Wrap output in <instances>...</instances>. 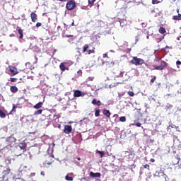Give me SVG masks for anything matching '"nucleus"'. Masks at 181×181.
Segmentation results:
<instances>
[{
  "label": "nucleus",
  "instance_id": "nucleus-1",
  "mask_svg": "<svg viewBox=\"0 0 181 181\" xmlns=\"http://www.w3.org/2000/svg\"><path fill=\"white\" fill-rule=\"evenodd\" d=\"M82 52L87 53L88 54H92V53H95V48L93 47L90 49V45L88 44H86L83 47Z\"/></svg>",
  "mask_w": 181,
  "mask_h": 181
},
{
  "label": "nucleus",
  "instance_id": "nucleus-2",
  "mask_svg": "<svg viewBox=\"0 0 181 181\" xmlns=\"http://www.w3.org/2000/svg\"><path fill=\"white\" fill-rule=\"evenodd\" d=\"M132 63L134 64V66H142V64L145 63V61L143 59L134 57L132 59Z\"/></svg>",
  "mask_w": 181,
  "mask_h": 181
},
{
  "label": "nucleus",
  "instance_id": "nucleus-3",
  "mask_svg": "<svg viewBox=\"0 0 181 181\" xmlns=\"http://www.w3.org/2000/svg\"><path fill=\"white\" fill-rule=\"evenodd\" d=\"M153 67L154 68V70H163L165 67H168V63L165 61H161L160 66L153 65Z\"/></svg>",
  "mask_w": 181,
  "mask_h": 181
},
{
  "label": "nucleus",
  "instance_id": "nucleus-4",
  "mask_svg": "<svg viewBox=\"0 0 181 181\" xmlns=\"http://www.w3.org/2000/svg\"><path fill=\"white\" fill-rule=\"evenodd\" d=\"M66 8L68 11H73V9L76 8V1H74V0L68 1Z\"/></svg>",
  "mask_w": 181,
  "mask_h": 181
},
{
  "label": "nucleus",
  "instance_id": "nucleus-5",
  "mask_svg": "<svg viewBox=\"0 0 181 181\" xmlns=\"http://www.w3.org/2000/svg\"><path fill=\"white\" fill-rule=\"evenodd\" d=\"M10 70V76L11 77H13V76H16V74H18L19 71H18V69L15 66H9Z\"/></svg>",
  "mask_w": 181,
  "mask_h": 181
},
{
  "label": "nucleus",
  "instance_id": "nucleus-6",
  "mask_svg": "<svg viewBox=\"0 0 181 181\" xmlns=\"http://www.w3.org/2000/svg\"><path fill=\"white\" fill-rule=\"evenodd\" d=\"M54 158L52 156H47V159L45 160V165H52L54 161Z\"/></svg>",
  "mask_w": 181,
  "mask_h": 181
},
{
  "label": "nucleus",
  "instance_id": "nucleus-7",
  "mask_svg": "<svg viewBox=\"0 0 181 181\" xmlns=\"http://www.w3.org/2000/svg\"><path fill=\"white\" fill-rule=\"evenodd\" d=\"M86 95V93L83 92L76 90L74 91V97H84Z\"/></svg>",
  "mask_w": 181,
  "mask_h": 181
},
{
  "label": "nucleus",
  "instance_id": "nucleus-8",
  "mask_svg": "<svg viewBox=\"0 0 181 181\" xmlns=\"http://www.w3.org/2000/svg\"><path fill=\"white\" fill-rule=\"evenodd\" d=\"M71 131H73V127L70 125H65L64 129V134H71Z\"/></svg>",
  "mask_w": 181,
  "mask_h": 181
},
{
  "label": "nucleus",
  "instance_id": "nucleus-9",
  "mask_svg": "<svg viewBox=\"0 0 181 181\" xmlns=\"http://www.w3.org/2000/svg\"><path fill=\"white\" fill-rule=\"evenodd\" d=\"M66 64H67V63H66V62H62L59 64V69H60L61 71H66V70H69V67H66Z\"/></svg>",
  "mask_w": 181,
  "mask_h": 181
},
{
  "label": "nucleus",
  "instance_id": "nucleus-10",
  "mask_svg": "<svg viewBox=\"0 0 181 181\" xmlns=\"http://www.w3.org/2000/svg\"><path fill=\"white\" fill-rule=\"evenodd\" d=\"M30 18H31L32 22H33L35 23V22H36V21H37V14H36V13H35V12H32L30 13Z\"/></svg>",
  "mask_w": 181,
  "mask_h": 181
},
{
  "label": "nucleus",
  "instance_id": "nucleus-11",
  "mask_svg": "<svg viewBox=\"0 0 181 181\" xmlns=\"http://www.w3.org/2000/svg\"><path fill=\"white\" fill-rule=\"evenodd\" d=\"M179 162H180V158L178 156H175L173 158V165H179Z\"/></svg>",
  "mask_w": 181,
  "mask_h": 181
},
{
  "label": "nucleus",
  "instance_id": "nucleus-12",
  "mask_svg": "<svg viewBox=\"0 0 181 181\" xmlns=\"http://www.w3.org/2000/svg\"><path fill=\"white\" fill-rule=\"evenodd\" d=\"M90 177H101V173H90Z\"/></svg>",
  "mask_w": 181,
  "mask_h": 181
},
{
  "label": "nucleus",
  "instance_id": "nucleus-13",
  "mask_svg": "<svg viewBox=\"0 0 181 181\" xmlns=\"http://www.w3.org/2000/svg\"><path fill=\"white\" fill-rule=\"evenodd\" d=\"M103 115H105V117H107V118H110V117L111 116V112L107 109H103Z\"/></svg>",
  "mask_w": 181,
  "mask_h": 181
},
{
  "label": "nucleus",
  "instance_id": "nucleus-14",
  "mask_svg": "<svg viewBox=\"0 0 181 181\" xmlns=\"http://www.w3.org/2000/svg\"><path fill=\"white\" fill-rule=\"evenodd\" d=\"M42 106H43V102H40L36 105H35L33 106V108H35V110H39V108H42Z\"/></svg>",
  "mask_w": 181,
  "mask_h": 181
},
{
  "label": "nucleus",
  "instance_id": "nucleus-15",
  "mask_svg": "<svg viewBox=\"0 0 181 181\" xmlns=\"http://www.w3.org/2000/svg\"><path fill=\"white\" fill-rule=\"evenodd\" d=\"M92 104H93V105H97L98 107H100L101 105V101L93 99L92 100Z\"/></svg>",
  "mask_w": 181,
  "mask_h": 181
},
{
  "label": "nucleus",
  "instance_id": "nucleus-16",
  "mask_svg": "<svg viewBox=\"0 0 181 181\" xmlns=\"http://www.w3.org/2000/svg\"><path fill=\"white\" fill-rule=\"evenodd\" d=\"M6 142L11 144H13V142H15V138L13 136H9L6 139Z\"/></svg>",
  "mask_w": 181,
  "mask_h": 181
},
{
  "label": "nucleus",
  "instance_id": "nucleus-17",
  "mask_svg": "<svg viewBox=\"0 0 181 181\" xmlns=\"http://www.w3.org/2000/svg\"><path fill=\"white\" fill-rule=\"evenodd\" d=\"M10 90L11 93H18V87L16 86H12L10 87Z\"/></svg>",
  "mask_w": 181,
  "mask_h": 181
},
{
  "label": "nucleus",
  "instance_id": "nucleus-18",
  "mask_svg": "<svg viewBox=\"0 0 181 181\" xmlns=\"http://www.w3.org/2000/svg\"><path fill=\"white\" fill-rule=\"evenodd\" d=\"M18 34L20 35L19 39H23V30L22 28H19L18 30Z\"/></svg>",
  "mask_w": 181,
  "mask_h": 181
},
{
  "label": "nucleus",
  "instance_id": "nucleus-19",
  "mask_svg": "<svg viewBox=\"0 0 181 181\" xmlns=\"http://www.w3.org/2000/svg\"><path fill=\"white\" fill-rule=\"evenodd\" d=\"M19 148H21V149H26V143L25 142H23V143H20L19 145H18Z\"/></svg>",
  "mask_w": 181,
  "mask_h": 181
},
{
  "label": "nucleus",
  "instance_id": "nucleus-20",
  "mask_svg": "<svg viewBox=\"0 0 181 181\" xmlns=\"http://www.w3.org/2000/svg\"><path fill=\"white\" fill-rule=\"evenodd\" d=\"M159 33H161V35H165L166 33V30L163 27H160L158 30Z\"/></svg>",
  "mask_w": 181,
  "mask_h": 181
},
{
  "label": "nucleus",
  "instance_id": "nucleus-21",
  "mask_svg": "<svg viewBox=\"0 0 181 181\" xmlns=\"http://www.w3.org/2000/svg\"><path fill=\"white\" fill-rule=\"evenodd\" d=\"M173 19V21H181V14L179 13L177 16H174Z\"/></svg>",
  "mask_w": 181,
  "mask_h": 181
},
{
  "label": "nucleus",
  "instance_id": "nucleus-22",
  "mask_svg": "<svg viewBox=\"0 0 181 181\" xmlns=\"http://www.w3.org/2000/svg\"><path fill=\"white\" fill-rule=\"evenodd\" d=\"M100 112H101V110L98 108L95 109V117H100Z\"/></svg>",
  "mask_w": 181,
  "mask_h": 181
},
{
  "label": "nucleus",
  "instance_id": "nucleus-23",
  "mask_svg": "<svg viewBox=\"0 0 181 181\" xmlns=\"http://www.w3.org/2000/svg\"><path fill=\"white\" fill-rule=\"evenodd\" d=\"M96 153H98L100 156V158H104V155H105V153H104V151H96Z\"/></svg>",
  "mask_w": 181,
  "mask_h": 181
},
{
  "label": "nucleus",
  "instance_id": "nucleus-24",
  "mask_svg": "<svg viewBox=\"0 0 181 181\" xmlns=\"http://www.w3.org/2000/svg\"><path fill=\"white\" fill-rule=\"evenodd\" d=\"M43 112V110H38L35 112L34 115H40Z\"/></svg>",
  "mask_w": 181,
  "mask_h": 181
},
{
  "label": "nucleus",
  "instance_id": "nucleus-25",
  "mask_svg": "<svg viewBox=\"0 0 181 181\" xmlns=\"http://www.w3.org/2000/svg\"><path fill=\"white\" fill-rule=\"evenodd\" d=\"M0 117L1 118H6V114H5V112H4V111H2L1 110H0Z\"/></svg>",
  "mask_w": 181,
  "mask_h": 181
},
{
  "label": "nucleus",
  "instance_id": "nucleus-26",
  "mask_svg": "<svg viewBox=\"0 0 181 181\" xmlns=\"http://www.w3.org/2000/svg\"><path fill=\"white\" fill-rule=\"evenodd\" d=\"M119 121H120V122H125V121H127V117L125 116L120 117Z\"/></svg>",
  "mask_w": 181,
  "mask_h": 181
},
{
  "label": "nucleus",
  "instance_id": "nucleus-27",
  "mask_svg": "<svg viewBox=\"0 0 181 181\" xmlns=\"http://www.w3.org/2000/svg\"><path fill=\"white\" fill-rule=\"evenodd\" d=\"M9 81H11V83H16L18 81V78H10Z\"/></svg>",
  "mask_w": 181,
  "mask_h": 181
},
{
  "label": "nucleus",
  "instance_id": "nucleus-28",
  "mask_svg": "<svg viewBox=\"0 0 181 181\" xmlns=\"http://www.w3.org/2000/svg\"><path fill=\"white\" fill-rule=\"evenodd\" d=\"M65 179H66V180H67V181H73V177H70L69 175H67L65 177Z\"/></svg>",
  "mask_w": 181,
  "mask_h": 181
},
{
  "label": "nucleus",
  "instance_id": "nucleus-29",
  "mask_svg": "<svg viewBox=\"0 0 181 181\" xmlns=\"http://www.w3.org/2000/svg\"><path fill=\"white\" fill-rule=\"evenodd\" d=\"M4 173L5 175H9V173H11V169H10V168H6V170H5L4 171Z\"/></svg>",
  "mask_w": 181,
  "mask_h": 181
},
{
  "label": "nucleus",
  "instance_id": "nucleus-30",
  "mask_svg": "<svg viewBox=\"0 0 181 181\" xmlns=\"http://www.w3.org/2000/svg\"><path fill=\"white\" fill-rule=\"evenodd\" d=\"M144 169H147V170H151V166L148 164L144 165Z\"/></svg>",
  "mask_w": 181,
  "mask_h": 181
},
{
  "label": "nucleus",
  "instance_id": "nucleus-31",
  "mask_svg": "<svg viewBox=\"0 0 181 181\" xmlns=\"http://www.w3.org/2000/svg\"><path fill=\"white\" fill-rule=\"evenodd\" d=\"M160 1H158V0H152V4L153 5H156L158 4H160Z\"/></svg>",
  "mask_w": 181,
  "mask_h": 181
},
{
  "label": "nucleus",
  "instance_id": "nucleus-32",
  "mask_svg": "<svg viewBox=\"0 0 181 181\" xmlns=\"http://www.w3.org/2000/svg\"><path fill=\"white\" fill-rule=\"evenodd\" d=\"M96 0H88L89 5H94V2H95Z\"/></svg>",
  "mask_w": 181,
  "mask_h": 181
},
{
  "label": "nucleus",
  "instance_id": "nucleus-33",
  "mask_svg": "<svg viewBox=\"0 0 181 181\" xmlns=\"http://www.w3.org/2000/svg\"><path fill=\"white\" fill-rule=\"evenodd\" d=\"M128 94L130 97H134V95H135V93H134L133 91H129Z\"/></svg>",
  "mask_w": 181,
  "mask_h": 181
},
{
  "label": "nucleus",
  "instance_id": "nucleus-34",
  "mask_svg": "<svg viewBox=\"0 0 181 181\" xmlns=\"http://www.w3.org/2000/svg\"><path fill=\"white\" fill-rule=\"evenodd\" d=\"M132 125H135V127H138L139 128L141 127V123H134Z\"/></svg>",
  "mask_w": 181,
  "mask_h": 181
},
{
  "label": "nucleus",
  "instance_id": "nucleus-35",
  "mask_svg": "<svg viewBox=\"0 0 181 181\" xmlns=\"http://www.w3.org/2000/svg\"><path fill=\"white\" fill-rule=\"evenodd\" d=\"M77 73H78V74H79V76H80L81 77L83 76V71L78 70Z\"/></svg>",
  "mask_w": 181,
  "mask_h": 181
},
{
  "label": "nucleus",
  "instance_id": "nucleus-36",
  "mask_svg": "<svg viewBox=\"0 0 181 181\" xmlns=\"http://www.w3.org/2000/svg\"><path fill=\"white\" fill-rule=\"evenodd\" d=\"M155 80H156V76H154L152 79H151L150 83H155Z\"/></svg>",
  "mask_w": 181,
  "mask_h": 181
},
{
  "label": "nucleus",
  "instance_id": "nucleus-37",
  "mask_svg": "<svg viewBox=\"0 0 181 181\" xmlns=\"http://www.w3.org/2000/svg\"><path fill=\"white\" fill-rule=\"evenodd\" d=\"M40 26H42V23H36V28H40Z\"/></svg>",
  "mask_w": 181,
  "mask_h": 181
},
{
  "label": "nucleus",
  "instance_id": "nucleus-38",
  "mask_svg": "<svg viewBox=\"0 0 181 181\" xmlns=\"http://www.w3.org/2000/svg\"><path fill=\"white\" fill-rule=\"evenodd\" d=\"M160 60H162V58H160L159 57H156V62H160Z\"/></svg>",
  "mask_w": 181,
  "mask_h": 181
},
{
  "label": "nucleus",
  "instance_id": "nucleus-39",
  "mask_svg": "<svg viewBox=\"0 0 181 181\" xmlns=\"http://www.w3.org/2000/svg\"><path fill=\"white\" fill-rule=\"evenodd\" d=\"M103 59H105V57H108V54H107V53L103 54Z\"/></svg>",
  "mask_w": 181,
  "mask_h": 181
},
{
  "label": "nucleus",
  "instance_id": "nucleus-40",
  "mask_svg": "<svg viewBox=\"0 0 181 181\" xmlns=\"http://www.w3.org/2000/svg\"><path fill=\"white\" fill-rule=\"evenodd\" d=\"M65 37H73V35H66Z\"/></svg>",
  "mask_w": 181,
  "mask_h": 181
},
{
  "label": "nucleus",
  "instance_id": "nucleus-41",
  "mask_svg": "<svg viewBox=\"0 0 181 181\" xmlns=\"http://www.w3.org/2000/svg\"><path fill=\"white\" fill-rule=\"evenodd\" d=\"M176 64H177V66H179V65H180L181 64V62L180 61H177L176 62Z\"/></svg>",
  "mask_w": 181,
  "mask_h": 181
},
{
  "label": "nucleus",
  "instance_id": "nucleus-42",
  "mask_svg": "<svg viewBox=\"0 0 181 181\" xmlns=\"http://www.w3.org/2000/svg\"><path fill=\"white\" fill-rule=\"evenodd\" d=\"M16 108H18V107L15 106V105H13V109L11 111H13L14 110H16Z\"/></svg>",
  "mask_w": 181,
  "mask_h": 181
},
{
  "label": "nucleus",
  "instance_id": "nucleus-43",
  "mask_svg": "<svg viewBox=\"0 0 181 181\" xmlns=\"http://www.w3.org/2000/svg\"><path fill=\"white\" fill-rule=\"evenodd\" d=\"M155 176H159V172L156 171V172L155 173Z\"/></svg>",
  "mask_w": 181,
  "mask_h": 181
},
{
  "label": "nucleus",
  "instance_id": "nucleus-44",
  "mask_svg": "<svg viewBox=\"0 0 181 181\" xmlns=\"http://www.w3.org/2000/svg\"><path fill=\"white\" fill-rule=\"evenodd\" d=\"M138 42H139V38H136L135 43H138Z\"/></svg>",
  "mask_w": 181,
  "mask_h": 181
},
{
  "label": "nucleus",
  "instance_id": "nucleus-45",
  "mask_svg": "<svg viewBox=\"0 0 181 181\" xmlns=\"http://www.w3.org/2000/svg\"><path fill=\"white\" fill-rule=\"evenodd\" d=\"M150 161L152 162V163H153V162H155V159L151 158V159L150 160Z\"/></svg>",
  "mask_w": 181,
  "mask_h": 181
},
{
  "label": "nucleus",
  "instance_id": "nucleus-46",
  "mask_svg": "<svg viewBox=\"0 0 181 181\" xmlns=\"http://www.w3.org/2000/svg\"><path fill=\"white\" fill-rule=\"evenodd\" d=\"M170 128H173V127L172 126H169L168 127V129H170Z\"/></svg>",
  "mask_w": 181,
  "mask_h": 181
},
{
  "label": "nucleus",
  "instance_id": "nucleus-47",
  "mask_svg": "<svg viewBox=\"0 0 181 181\" xmlns=\"http://www.w3.org/2000/svg\"><path fill=\"white\" fill-rule=\"evenodd\" d=\"M177 13H179V8H177Z\"/></svg>",
  "mask_w": 181,
  "mask_h": 181
},
{
  "label": "nucleus",
  "instance_id": "nucleus-48",
  "mask_svg": "<svg viewBox=\"0 0 181 181\" xmlns=\"http://www.w3.org/2000/svg\"><path fill=\"white\" fill-rule=\"evenodd\" d=\"M74 25V22L72 23L71 26H73Z\"/></svg>",
  "mask_w": 181,
  "mask_h": 181
},
{
  "label": "nucleus",
  "instance_id": "nucleus-49",
  "mask_svg": "<svg viewBox=\"0 0 181 181\" xmlns=\"http://www.w3.org/2000/svg\"><path fill=\"white\" fill-rule=\"evenodd\" d=\"M81 160V158H78V160Z\"/></svg>",
  "mask_w": 181,
  "mask_h": 181
},
{
  "label": "nucleus",
  "instance_id": "nucleus-50",
  "mask_svg": "<svg viewBox=\"0 0 181 181\" xmlns=\"http://www.w3.org/2000/svg\"><path fill=\"white\" fill-rule=\"evenodd\" d=\"M176 0H172V2H175Z\"/></svg>",
  "mask_w": 181,
  "mask_h": 181
},
{
  "label": "nucleus",
  "instance_id": "nucleus-51",
  "mask_svg": "<svg viewBox=\"0 0 181 181\" xmlns=\"http://www.w3.org/2000/svg\"><path fill=\"white\" fill-rule=\"evenodd\" d=\"M90 80L91 81H93V78H90Z\"/></svg>",
  "mask_w": 181,
  "mask_h": 181
},
{
  "label": "nucleus",
  "instance_id": "nucleus-52",
  "mask_svg": "<svg viewBox=\"0 0 181 181\" xmlns=\"http://www.w3.org/2000/svg\"><path fill=\"white\" fill-rule=\"evenodd\" d=\"M59 128H60V125L59 126Z\"/></svg>",
  "mask_w": 181,
  "mask_h": 181
},
{
  "label": "nucleus",
  "instance_id": "nucleus-53",
  "mask_svg": "<svg viewBox=\"0 0 181 181\" xmlns=\"http://www.w3.org/2000/svg\"><path fill=\"white\" fill-rule=\"evenodd\" d=\"M165 181H166V180H165Z\"/></svg>",
  "mask_w": 181,
  "mask_h": 181
}]
</instances>
